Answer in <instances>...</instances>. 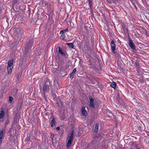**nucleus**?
I'll return each instance as SVG.
<instances>
[{
	"label": "nucleus",
	"mask_w": 149,
	"mask_h": 149,
	"mask_svg": "<svg viewBox=\"0 0 149 149\" xmlns=\"http://www.w3.org/2000/svg\"><path fill=\"white\" fill-rule=\"evenodd\" d=\"M13 35L14 36L18 37L21 36L22 32L19 28L15 27L13 29Z\"/></svg>",
	"instance_id": "obj_1"
},
{
	"label": "nucleus",
	"mask_w": 149,
	"mask_h": 149,
	"mask_svg": "<svg viewBox=\"0 0 149 149\" xmlns=\"http://www.w3.org/2000/svg\"><path fill=\"white\" fill-rule=\"evenodd\" d=\"M74 134V131H72L70 134V136H69L68 139V142L67 143V148H68L71 144L72 142L73 141Z\"/></svg>",
	"instance_id": "obj_2"
},
{
	"label": "nucleus",
	"mask_w": 149,
	"mask_h": 149,
	"mask_svg": "<svg viewBox=\"0 0 149 149\" xmlns=\"http://www.w3.org/2000/svg\"><path fill=\"white\" fill-rule=\"evenodd\" d=\"M111 48L112 49L111 52L113 54L115 53V50L116 49L115 45V44L114 41L112 40L111 43Z\"/></svg>",
	"instance_id": "obj_3"
},
{
	"label": "nucleus",
	"mask_w": 149,
	"mask_h": 149,
	"mask_svg": "<svg viewBox=\"0 0 149 149\" xmlns=\"http://www.w3.org/2000/svg\"><path fill=\"white\" fill-rule=\"evenodd\" d=\"M129 45L132 49L133 50L135 49L136 48L134 44L131 40V38H129Z\"/></svg>",
	"instance_id": "obj_4"
},
{
	"label": "nucleus",
	"mask_w": 149,
	"mask_h": 149,
	"mask_svg": "<svg viewBox=\"0 0 149 149\" xmlns=\"http://www.w3.org/2000/svg\"><path fill=\"white\" fill-rule=\"evenodd\" d=\"M49 83L48 81H45V84L43 86V88L44 91H46L47 89L49 88Z\"/></svg>",
	"instance_id": "obj_5"
},
{
	"label": "nucleus",
	"mask_w": 149,
	"mask_h": 149,
	"mask_svg": "<svg viewBox=\"0 0 149 149\" xmlns=\"http://www.w3.org/2000/svg\"><path fill=\"white\" fill-rule=\"evenodd\" d=\"M10 81H6L5 83L6 84L3 87V91L5 92H6V91L8 87L9 86Z\"/></svg>",
	"instance_id": "obj_6"
},
{
	"label": "nucleus",
	"mask_w": 149,
	"mask_h": 149,
	"mask_svg": "<svg viewBox=\"0 0 149 149\" xmlns=\"http://www.w3.org/2000/svg\"><path fill=\"white\" fill-rule=\"evenodd\" d=\"M89 98L90 100L89 105L91 107L94 108L95 107L93 103L94 101V99L91 97H89Z\"/></svg>",
	"instance_id": "obj_7"
},
{
	"label": "nucleus",
	"mask_w": 149,
	"mask_h": 149,
	"mask_svg": "<svg viewBox=\"0 0 149 149\" xmlns=\"http://www.w3.org/2000/svg\"><path fill=\"white\" fill-rule=\"evenodd\" d=\"M4 129H3V130L0 131V144L2 142V139L3 136V132Z\"/></svg>",
	"instance_id": "obj_8"
},
{
	"label": "nucleus",
	"mask_w": 149,
	"mask_h": 149,
	"mask_svg": "<svg viewBox=\"0 0 149 149\" xmlns=\"http://www.w3.org/2000/svg\"><path fill=\"white\" fill-rule=\"evenodd\" d=\"M2 109L0 111V119L2 118L4 116L5 112L3 110V108L1 109Z\"/></svg>",
	"instance_id": "obj_9"
},
{
	"label": "nucleus",
	"mask_w": 149,
	"mask_h": 149,
	"mask_svg": "<svg viewBox=\"0 0 149 149\" xmlns=\"http://www.w3.org/2000/svg\"><path fill=\"white\" fill-rule=\"evenodd\" d=\"M81 112L82 115L84 116H86L87 114V113L86 110H85L84 107H83L81 109Z\"/></svg>",
	"instance_id": "obj_10"
},
{
	"label": "nucleus",
	"mask_w": 149,
	"mask_h": 149,
	"mask_svg": "<svg viewBox=\"0 0 149 149\" xmlns=\"http://www.w3.org/2000/svg\"><path fill=\"white\" fill-rule=\"evenodd\" d=\"M13 59H11L9 60L8 63V66L13 67Z\"/></svg>",
	"instance_id": "obj_11"
},
{
	"label": "nucleus",
	"mask_w": 149,
	"mask_h": 149,
	"mask_svg": "<svg viewBox=\"0 0 149 149\" xmlns=\"http://www.w3.org/2000/svg\"><path fill=\"white\" fill-rule=\"evenodd\" d=\"M13 67L7 66L8 73V74H10L12 72Z\"/></svg>",
	"instance_id": "obj_12"
},
{
	"label": "nucleus",
	"mask_w": 149,
	"mask_h": 149,
	"mask_svg": "<svg viewBox=\"0 0 149 149\" xmlns=\"http://www.w3.org/2000/svg\"><path fill=\"white\" fill-rule=\"evenodd\" d=\"M58 52L62 56H65V54L63 52L62 50L61 49V48L60 47H58Z\"/></svg>",
	"instance_id": "obj_13"
},
{
	"label": "nucleus",
	"mask_w": 149,
	"mask_h": 149,
	"mask_svg": "<svg viewBox=\"0 0 149 149\" xmlns=\"http://www.w3.org/2000/svg\"><path fill=\"white\" fill-rule=\"evenodd\" d=\"M99 124L96 123L95 125V127L94 129V131L95 132H97L98 130Z\"/></svg>",
	"instance_id": "obj_14"
},
{
	"label": "nucleus",
	"mask_w": 149,
	"mask_h": 149,
	"mask_svg": "<svg viewBox=\"0 0 149 149\" xmlns=\"http://www.w3.org/2000/svg\"><path fill=\"white\" fill-rule=\"evenodd\" d=\"M110 86L111 87H112L114 88H115V87L116 86V83L114 82H111L110 84Z\"/></svg>",
	"instance_id": "obj_15"
},
{
	"label": "nucleus",
	"mask_w": 149,
	"mask_h": 149,
	"mask_svg": "<svg viewBox=\"0 0 149 149\" xmlns=\"http://www.w3.org/2000/svg\"><path fill=\"white\" fill-rule=\"evenodd\" d=\"M54 122H55V120H54V118H52V119L51 120V121L50 122V123L51 126L52 127H53L54 126V125H55Z\"/></svg>",
	"instance_id": "obj_16"
},
{
	"label": "nucleus",
	"mask_w": 149,
	"mask_h": 149,
	"mask_svg": "<svg viewBox=\"0 0 149 149\" xmlns=\"http://www.w3.org/2000/svg\"><path fill=\"white\" fill-rule=\"evenodd\" d=\"M33 43V42L32 39L30 40L29 42V47H31Z\"/></svg>",
	"instance_id": "obj_17"
},
{
	"label": "nucleus",
	"mask_w": 149,
	"mask_h": 149,
	"mask_svg": "<svg viewBox=\"0 0 149 149\" xmlns=\"http://www.w3.org/2000/svg\"><path fill=\"white\" fill-rule=\"evenodd\" d=\"M9 101L10 103H12V102L14 101L13 98L11 96H10L9 97Z\"/></svg>",
	"instance_id": "obj_18"
},
{
	"label": "nucleus",
	"mask_w": 149,
	"mask_h": 149,
	"mask_svg": "<svg viewBox=\"0 0 149 149\" xmlns=\"http://www.w3.org/2000/svg\"><path fill=\"white\" fill-rule=\"evenodd\" d=\"M68 31V29H65L63 30L62 31H61L60 32V33L61 34H63V33H64L67 32Z\"/></svg>",
	"instance_id": "obj_19"
},
{
	"label": "nucleus",
	"mask_w": 149,
	"mask_h": 149,
	"mask_svg": "<svg viewBox=\"0 0 149 149\" xmlns=\"http://www.w3.org/2000/svg\"><path fill=\"white\" fill-rule=\"evenodd\" d=\"M67 44L70 47L73 48L74 47V45L73 43H67Z\"/></svg>",
	"instance_id": "obj_20"
},
{
	"label": "nucleus",
	"mask_w": 149,
	"mask_h": 149,
	"mask_svg": "<svg viewBox=\"0 0 149 149\" xmlns=\"http://www.w3.org/2000/svg\"><path fill=\"white\" fill-rule=\"evenodd\" d=\"M56 106H58L59 107H61L62 106V103L61 101L59 102H57L56 104Z\"/></svg>",
	"instance_id": "obj_21"
},
{
	"label": "nucleus",
	"mask_w": 149,
	"mask_h": 149,
	"mask_svg": "<svg viewBox=\"0 0 149 149\" xmlns=\"http://www.w3.org/2000/svg\"><path fill=\"white\" fill-rule=\"evenodd\" d=\"M19 116L17 114L16 115L15 117L14 118V119L15 120H19Z\"/></svg>",
	"instance_id": "obj_22"
},
{
	"label": "nucleus",
	"mask_w": 149,
	"mask_h": 149,
	"mask_svg": "<svg viewBox=\"0 0 149 149\" xmlns=\"http://www.w3.org/2000/svg\"><path fill=\"white\" fill-rule=\"evenodd\" d=\"M112 1L116 4L118 3L120 0H112Z\"/></svg>",
	"instance_id": "obj_23"
},
{
	"label": "nucleus",
	"mask_w": 149,
	"mask_h": 149,
	"mask_svg": "<svg viewBox=\"0 0 149 149\" xmlns=\"http://www.w3.org/2000/svg\"><path fill=\"white\" fill-rule=\"evenodd\" d=\"M92 0H89V1H88L89 5L90 6V8H91V7L92 6Z\"/></svg>",
	"instance_id": "obj_24"
},
{
	"label": "nucleus",
	"mask_w": 149,
	"mask_h": 149,
	"mask_svg": "<svg viewBox=\"0 0 149 149\" xmlns=\"http://www.w3.org/2000/svg\"><path fill=\"white\" fill-rule=\"evenodd\" d=\"M18 0H12L13 2V4H15L17 3L18 2Z\"/></svg>",
	"instance_id": "obj_25"
},
{
	"label": "nucleus",
	"mask_w": 149,
	"mask_h": 149,
	"mask_svg": "<svg viewBox=\"0 0 149 149\" xmlns=\"http://www.w3.org/2000/svg\"><path fill=\"white\" fill-rule=\"evenodd\" d=\"M117 100H118L120 102L122 101V100L120 99V98L119 97V96L118 95L117 97Z\"/></svg>",
	"instance_id": "obj_26"
},
{
	"label": "nucleus",
	"mask_w": 149,
	"mask_h": 149,
	"mask_svg": "<svg viewBox=\"0 0 149 149\" xmlns=\"http://www.w3.org/2000/svg\"><path fill=\"white\" fill-rule=\"evenodd\" d=\"M73 74L71 73L70 74V78H73Z\"/></svg>",
	"instance_id": "obj_27"
},
{
	"label": "nucleus",
	"mask_w": 149,
	"mask_h": 149,
	"mask_svg": "<svg viewBox=\"0 0 149 149\" xmlns=\"http://www.w3.org/2000/svg\"><path fill=\"white\" fill-rule=\"evenodd\" d=\"M76 71L77 70H76V69L75 68L74 69V70H73L72 73L73 74H74L75 73Z\"/></svg>",
	"instance_id": "obj_28"
},
{
	"label": "nucleus",
	"mask_w": 149,
	"mask_h": 149,
	"mask_svg": "<svg viewBox=\"0 0 149 149\" xmlns=\"http://www.w3.org/2000/svg\"><path fill=\"white\" fill-rule=\"evenodd\" d=\"M56 130H60V127H58L56 128Z\"/></svg>",
	"instance_id": "obj_29"
},
{
	"label": "nucleus",
	"mask_w": 149,
	"mask_h": 149,
	"mask_svg": "<svg viewBox=\"0 0 149 149\" xmlns=\"http://www.w3.org/2000/svg\"><path fill=\"white\" fill-rule=\"evenodd\" d=\"M63 68H60V69L59 70L60 71H63Z\"/></svg>",
	"instance_id": "obj_30"
},
{
	"label": "nucleus",
	"mask_w": 149,
	"mask_h": 149,
	"mask_svg": "<svg viewBox=\"0 0 149 149\" xmlns=\"http://www.w3.org/2000/svg\"><path fill=\"white\" fill-rule=\"evenodd\" d=\"M107 1L108 3H111V0H107Z\"/></svg>",
	"instance_id": "obj_31"
},
{
	"label": "nucleus",
	"mask_w": 149,
	"mask_h": 149,
	"mask_svg": "<svg viewBox=\"0 0 149 149\" xmlns=\"http://www.w3.org/2000/svg\"><path fill=\"white\" fill-rule=\"evenodd\" d=\"M135 63L136 64V65L137 66H138L139 65V64L138 63Z\"/></svg>",
	"instance_id": "obj_32"
},
{
	"label": "nucleus",
	"mask_w": 149,
	"mask_h": 149,
	"mask_svg": "<svg viewBox=\"0 0 149 149\" xmlns=\"http://www.w3.org/2000/svg\"><path fill=\"white\" fill-rule=\"evenodd\" d=\"M3 95L2 94L1 95V97H3Z\"/></svg>",
	"instance_id": "obj_33"
},
{
	"label": "nucleus",
	"mask_w": 149,
	"mask_h": 149,
	"mask_svg": "<svg viewBox=\"0 0 149 149\" xmlns=\"http://www.w3.org/2000/svg\"><path fill=\"white\" fill-rule=\"evenodd\" d=\"M46 96H45V98H46Z\"/></svg>",
	"instance_id": "obj_34"
},
{
	"label": "nucleus",
	"mask_w": 149,
	"mask_h": 149,
	"mask_svg": "<svg viewBox=\"0 0 149 149\" xmlns=\"http://www.w3.org/2000/svg\"><path fill=\"white\" fill-rule=\"evenodd\" d=\"M130 149H133L132 148H131Z\"/></svg>",
	"instance_id": "obj_35"
}]
</instances>
